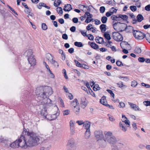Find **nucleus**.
Returning <instances> with one entry per match:
<instances>
[{"mask_svg":"<svg viewBox=\"0 0 150 150\" xmlns=\"http://www.w3.org/2000/svg\"><path fill=\"white\" fill-rule=\"evenodd\" d=\"M103 35L105 38L106 39V41H108L111 38L110 34L107 32L104 33Z\"/></svg>","mask_w":150,"mask_h":150,"instance_id":"obj_22","label":"nucleus"},{"mask_svg":"<svg viewBox=\"0 0 150 150\" xmlns=\"http://www.w3.org/2000/svg\"><path fill=\"white\" fill-rule=\"evenodd\" d=\"M94 134L95 139L97 141L103 140L104 135L102 130H96L94 132Z\"/></svg>","mask_w":150,"mask_h":150,"instance_id":"obj_10","label":"nucleus"},{"mask_svg":"<svg viewBox=\"0 0 150 150\" xmlns=\"http://www.w3.org/2000/svg\"><path fill=\"white\" fill-rule=\"evenodd\" d=\"M74 45L78 47H81L83 46V45L81 42H76L74 43Z\"/></svg>","mask_w":150,"mask_h":150,"instance_id":"obj_33","label":"nucleus"},{"mask_svg":"<svg viewBox=\"0 0 150 150\" xmlns=\"http://www.w3.org/2000/svg\"><path fill=\"white\" fill-rule=\"evenodd\" d=\"M7 6L8 8L10 9V10L12 11L16 15H17V13L13 10L10 6L8 5H7Z\"/></svg>","mask_w":150,"mask_h":150,"instance_id":"obj_58","label":"nucleus"},{"mask_svg":"<svg viewBox=\"0 0 150 150\" xmlns=\"http://www.w3.org/2000/svg\"><path fill=\"white\" fill-rule=\"evenodd\" d=\"M130 9L132 11H134L136 10V7L135 6H132L130 7Z\"/></svg>","mask_w":150,"mask_h":150,"instance_id":"obj_55","label":"nucleus"},{"mask_svg":"<svg viewBox=\"0 0 150 150\" xmlns=\"http://www.w3.org/2000/svg\"><path fill=\"white\" fill-rule=\"evenodd\" d=\"M81 67L84 68L86 69H88L89 68L88 66L85 64H81Z\"/></svg>","mask_w":150,"mask_h":150,"instance_id":"obj_61","label":"nucleus"},{"mask_svg":"<svg viewBox=\"0 0 150 150\" xmlns=\"http://www.w3.org/2000/svg\"><path fill=\"white\" fill-rule=\"evenodd\" d=\"M137 85V81H132L131 83V86L133 87H135Z\"/></svg>","mask_w":150,"mask_h":150,"instance_id":"obj_45","label":"nucleus"},{"mask_svg":"<svg viewBox=\"0 0 150 150\" xmlns=\"http://www.w3.org/2000/svg\"><path fill=\"white\" fill-rule=\"evenodd\" d=\"M46 59L50 62L52 60H53L54 57L52 56L51 54L48 53L46 54Z\"/></svg>","mask_w":150,"mask_h":150,"instance_id":"obj_23","label":"nucleus"},{"mask_svg":"<svg viewBox=\"0 0 150 150\" xmlns=\"http://www.w3.org/2000/svg\"><path fill=\"white\" fill-rule=\"evenodd\" d=\"M34 57V55L31 56V57H29L28 58V60L29 63L31 66H34L36 64V60Z\"/></svg>","mask_w":150,"mask_h":150,"instance_id":"obj_14","label":"nucleus"},{"mask_svg":"<svg viewBox=\"0 0 150 150\" xmlns=\"http://www.w3.org/2000/svg\"><path fill=\"white\" fill-rule=\"evenodd\" d=\"M53 91L52 88L48 86L45 87H40L36 88L35 93L37 95H38L40 100H42L47 99L49 100L50 99L47 98V96H50L53 94Z\"/></svg>","mask_w":150,"mask_h":150,"instance_id":"obj_2","label":"nucleus"},{"mask_svg":"<svg viewBox=\"0 0 150 150\" xmlns=\"http://www.w3.org/2000/svg\"><path fill=\"white\" fill-rule=\"evenodd\" d=\"M91 123L90 122L86 121L84 122V123L83 125V128L86 130H90V127Z\"/></svg>","mask_w":150,"mask_h":150,"instance_id":"obj_15","label":"nucleus"},{"mask_svg":"<svg viewBox=\"0 0 150 150\" xmlns=\"http://www.w3.org/2000/svg\"><path fill=\"white\" fill-rule=\"evenodd\" d=\"M113 38L117 41H121L123 40L122 36L118 32L113 33Z\"/></svg>","mask_w":150,"mask_h":150,"instance_id":"obj_12","label":"nucleus"},{"mask_svg":"<svg viewBox=\"0 0 150 150\" xmlns=\"http://www.w3.org/2000/svg\"><path fill=\"white\" fill-rule=\"evenodd\" d=\"M137 19L138 22H140L143 20V17L142 15L139 14L137 16Z\"/></svg>","mask_w":150,"mask_h":150,"instance_id":"obj_34","label":"nucleus"},{"mask_svg":"<svg viewBox=\"0 0 150 150\" xmlns=\"http://www.w3.org/2000/svg\"><path fill=\"white\" fill-rule=\"evenodd\" d=\"M86 29L88 30H91L92 29H93V27H92V25L91 24H89L87 26Z\"/></svg>","mask_w":150,"mask_h":150,"instance_id":"obj_46","label":"nucleus"},{"mask_svg":"<svg viewBox=\"0 0 150 150\" xmlns=\"http://www.w3.org/2000/svg\"><path fill=\"white\" fill-rule=\"evenodd\" d=\"M61 3V1L60 0H55L54 2V5L57 7L60 5Z\"/></svg>","mask_w":150,"mask_h":150,"instance_id":"obj_32","label":"nucleus"},{"mask_svg":"<svg viewBox=\"0 0 150 150\" xmlns=\"http://www.w3.org/2000/svg\"><path fill=\"white\" fill-rule=\"evenodd\" d=\"M85 15L87 16V18H91L93 17V15L90 14V13L88 12H85Z\"/></svg>","mask_w":150,"mask_h":150,"instance_id":"obj_49","label":"nucleus"},{"mask_svg":"<svg viewBox=\"0 0 150 150\" xmlns=\"http://www.w3.org/2000/svg\"><path fill=\"white\" fill-rule=\"evenodd\" d=\"M120 77H124V76L122 75H120L118 77L115 79V81L116 82H118L120 81L121 80L122 81L123 79V78H121Z\"/></svg>","mask_w":150,"mask_h":150,"instance_id":"obj_37","label":"nucleus"},{"mask_svg":"<svg viewBox=\"0 0 150 150\" xmlns=\"http://www.w3.org/2000/svg\"><path fill=\"white\" fill-rule=\"evenodd\" d=\"M55 104H42V108L41 110L40 114L45 118L47 115V111H51L55 105Z\"/></svg>","mask_w":150,"mask_h":150,"instance_id":"obj_3","label":"nucleus"},{"mask_svg":"<svg viewBox=\"0 0 150 150\" xmlns=\"http://www.w3.org/2000/svg\"><path fill=\"white\" fill-rule=\"evenodd\" d=\"M53 109L57 110V112L52 115H48L45 117V118L47 119V120L50 121L52 120L56 119L57 117V116L59 115V113L58 112L59 111V109L57 105H54Z\"/></svg>","mask_w":150,"mask_h":150,"instance_id":"obj_4","label":"nucleus"},{"mask_svg":"<svg viewBox=\"0 0 150 150\" xmlns=\"http://www.w3.org/2000/svg\"><path fill=\"white\" fill-rule=\"evenodd\" d=\"M95 41L97 43L99 44H103L104 43L103 39L102 38L99 36L96 37Z\"/></svg>","mask_w":150,"mask_h":150,"instance_id":"obj_19","label":"nucleus"},{"mask_svg":"<svg viewBox=\"0 0 150 150\" xmlns=\"http://www.w3.org/2000/svg\"><path fill=\"white\" fill-rule=\"evenodd\" d=\"M100 29L102 33H104L106 30V25L104 24H102L100 25Z\"/></svg>","mask_w":150,"mask_h":150,"instance_id":"obj_27","label":"nucleus"},{"mask_svg":"<svg viewBox=\"0 0 150 150\" xmlns=\"http://www.w3.org/2000/svg\"><path fill=\"white\" fill-rule=\"evenodd\" d=\"M130 125V122L128 120L120 122L119 123L120 127L121 128L122 130L124 132H125L127 130V127H129Z\"/></svg>","mask_w":150,"mask_h":150,"instance_id":"obj_9","label":"nucleus"},{"mask_svg":"<svg viewBox=\"0 0 150 150\" xmlns=\"http://www.w3.org/2000/svg\"><path fill=\"white\" fill-rule=\"evenodd\" d=\"M105 8L104 6H101L100 8V11L101 13H103L105 11Z\"/></svg>","mask_w":150,"mask_h":150,"instance_id":"obj_50","label":"nucleus"},{"mask_svg":"<svg viewBox=\"0 0 150 150\" xmlns=\"http://www.w3.org/2000/svg\"><path fill=\"white\" fill-rule=\"evenodd\" d=\"M7 141V140L4 139L2 136H0V142L6 143Z\"/></svg>","mask_w":150,"mask_h":150,"instance_id":"obj_43","label":"nucleus"},{"mask_svg":"<svg viewBox=\"0 0 150 150\" xmlns=\"http://www.w3.org/2000/svg\"><path fill=\"white\" fill-rule=\"evenodd\" d=\"M142 50L140 47H137L134 50V52L137 54H140Z\"/></svg>","mask_w":150,"mask_h":150,"instance_id":"obj_29","label":"nucleus"},{"mask_svg":"<svg viewBox=\"0 0 150 150\" xmlns=\"http://www.w3.org/2000/svg\"><path fill=\"white\" fill-rule=\"evenodd\" d=\"M50 62L51 64H53L55 67H59L58 63L54 60L53 59V60H52Z\"/></svg>","mask_w":150,"mask_h":150,"instance_id":"obj_28","label":"nucleus"},{"mask_svg":"<svg viewBox=\"0 0 150 150\" xmlns=\"http://www.w3.org/2000/svg\"><path fill=\"white\" fill-rule=\"evenodd\" d=\"M43 64L44 65H45V67L47 70V71L51 72V71L50 69V67H49V66L46 64V63L45 62H43Z\"/></svg>","mask_w":150,"mask_h":150,"instance_id":"obj_44","label":"nucleus"},{"mask_svg":"<svg viewBox=\"0 0 150 150\" xmlns=\"http://www.w3.org/2000/svg\"><path fill=\"white\" fill-rule=\"evenodd\" d=\"M74 106V111L76 114H79L80 110V105L79 104H76Z\"/></svg>","mask_w":150,"mask_h":150,"instance_id":"obj_18","label":"nucleus"},{"mask_svg":"<svg viewBox=\"0 0 150 150\" xmlns=\"http://www.w3.org/2000/svg\"><path fill=\"white\" fill-rule=\"evenodd\" d=\"M120 46L122 49L126 48L128 46V43L125 41H122L120 44Z\"/></svg>","mask_w":150,"mask_h":150,"instance_id":"obj_25","label":"nucleus"},{"mask_svg":"<svg viewBox=\"0 0 150 150\" xmlns=\"http://www.w3.org/2000/svg\"><path fill=\"white\" fill-rule=\"evenodd\" d=\"M112 14V12L108 11L106 13V16L108 17Z\"/></svg>","mask_w":150,"mask_h":150,"instance_id":"obj_60","label":"nucleus"},{"mask_svg":"<svg viewBox=\"0 0 150 150\" xmlns=\"http://www.w3.org/2000/svg\"><path fill=\"white\" fill-rule=\"evenodd\" d=\"M125 29V30L127 32H131L133 30V28L130 26L126 27V26L124 29V30Z\"/></svg>","mask_w":150,"mask_h":150,"instance_id":"obj_24","label":"nucleus"},{"mask_svg":"<svg viewBox=\"0 0 150 150\" xmlns=\"http://www.w3.org/2000/svg\"><path fill=\"white\" fill-rule=\"evenodd\" d=\"M46 6V4L43 3H40L38 4L37 5V7L39 9H41L42 7H45Z\"/></svg>","mask_w":150,"mask_h":150,"instance_id":"obj_30","label":"nucleus"},{"mask_svg":"<svg viewBox=\"0 0 150 150\" xmlns=\"http://www.w3.org/2000/svg\"><path fill=\"white\" fill-rule=\"evenodd\" d=\"M125 26V24L120 22L116 23L113 25L114 29L118 32L122 31L124 30Z\"/></svg>","mask_w":150,"mask_h":150,"instance_id":"obj_8","label":"nucleus"},{"mask_svg":"<svg viewBox=\"0 0 150 150\" xmlns=\"http://www.w3.org/2000/svg\"><path fill=\"white\" fill-rule=\"evenodd\" d=\"M74 62L76 66L80 67H81L82 64H80L78 61L76 60H74Z\"/></svg>","mask_w":150,"mask_h":150,"instance_id":"obj_47","label":"nucleus"},{"mask_svg":"<svg viewBox=\"0 0 150 150\" xmlns=\"http://www.w3.org/2000/svg\"><path fill=\"white\" fill-rule=\"evenodd\" d=\"M138 60L139 62H143L145 61V59L144 57H139L138 59Z\"/></svg>","mask_w":150,"mask_h":150,"instance_id":"obj_56","label":"nucleus"},{"mask_svg":"<svg viewBox=\"0 0 150 150\" xmlns=\"http://www.w3.org/2000/svg\"><path fill=\"white\" fill-rule=\"evenodd\" d=\"M87 37H88V39L91 40H93L94 39V37L91 34H88L87 35Z\"/></svg>","mask_w":150,"mask_h":150,"instance_id":"obj_48","label":"nucleus"},{"mask_svg":"<svg viewBox=\"0 0 150 150\" xmlns=\"http://www.w3.org/2000/svg\"><path fill=\"white\" fill-rule=\"evenodd\" d=\"M33 53L32 50L31 49H29L26 51L25 53V54L28 58L29 57H31V56L34 55Z\"/></svg>","mask_w":150,"mask_h":150,"instance_id":"obj_16","label":"nucleus"},{"mask_svg":"<svg viewBox=\"0 0 150 150\" xmlns=\"http://www.w3.org/2000/svg\"><path fill=\"white\" fill-rule=\"evenodd\" d=\"M67 146L69 150H76V147L74 139L72 138L70 139L68 141Z\"/></svg>","mask_w":150,"mask_h":150,"instance_id":"obj_6","label":"nucleus"},{"mask_svg":"<svg viewBox=\"0 0 150 150\" xmlns=\"http://www.w3.org/2000/svg\"><path fill=\"white\" fill-rule=\"evenodd\" d=\"M42 28L44 30H46L47 28V27L45 23H42Z\"/></svg>","mask_w":150,"mask_h":150,"instance_id":"obj_41","label":"nucleus"},{"mask_svg":"<svg viewBox=\"0 0 150 150\" xmlns=\"http://www.w3.org/2000/svg\"><path fill=\"white\" fill-rule=\"evenodd\" d=\"M76 123H77L79 125H81L84 124V122L83 120H78L76 122Z\"/></svg>","mask_w":150,"mask_h":150,"instance_id":"obj_54","label":"nucleus"},{"mask_svg":"<svg viewBox=\"0 0 150 150\" xmlns=\"http://www.w3.org/2000/svg\"><path fill=\"white\" fill-rule=\"evenodd\" d=\"M117 83V82H116ZM117 84L118 85V86L119 87L122 88L123 87H126V86L125 85H124L123 83L122 82H121L120 83V82H118V83H117Z\"/></svg>","mask_w":150,"mask_h":150,"instance_id":"obj_38","label":"nucleus"},{"mask_svg":"<svg viewBox=\"0 0 150 150\" xmlns=\"http://www.w3.org/2000/svg\"><path fill=\"white\" fill-rule=\"evenodd\" d=\"M64 8L63 10L65 11H70L72 9L71 6L69 4H67L65 5L64 6Z\"/></svg>","mask_w":150,"mask_h":150,"instance_id":"obj_21","label":"nucleus"},{"mask_svg":"<svg viewBox=\"0 0 150 150\" xmlns=\"http://www.w3.org/2000/svg\"><path fill=\"white\" fill-rule=\"evenodd\" d=\"M142 84L143 86H144L146 88H150V85H149L146 84L144 83H142Z\"/></svg>","mask_w":150,"mask_h":150,"instance_id":"obj_64","label":"nucleus"},{"mask_svg":"<svg viewBox=\"0 0 150 150\" xmlns=\"http://www.w3.org/2000/svg\"><path fill=\"white\" fill-rule=\"evenodd\" d=\"M88 44L90 45L91 46L93 49L97 50L98 49V45L96 44L95 43L91 42H88Z\"/></svg>","mask_w":150,"mask_h":150,"instance_id":"obj_17","label":"nucleus"},{"mask_svg":"<svg viewBox=\"0 0 150 150\" xmlns=\"http://www.w3.org/2000/svg\"><path fill=\"white\" fill-rule=\"evenodd\" d=\"M75 122L71 120L69 122V126L70 128H75L74 124Z\"/></svg>","mask_w":150,"mask_h":150,"instance_id":"obj_31","label":"nucleus"},{"mask_svg":"<svg viewBox=\"0 0 150 150\" xmlns=\"http://www.w3.org/2000/svg\"><path fill=\"white\" fill-rule=\"evenodd\" d=\"M80 32L81 33L82 35L84 36H86L87 37V35L86 34V31H85V30L80 31Z\"/></svg>","mask_w":150,"mask_h":150,"instance_id":"obj_52","label":"nucleus"},{"mask_svg":"<svg viewBox=\"0 0 150 150\" xmlns=\"http://www.w3.org/2000/svg\"><path fill=\"white\" fill-rule=\"evenodd\" d=\"M105 137L103 136V140L105 142H107L112 144V133L110 132L105 131L104 132Z\"/></svg>","mask_w":150,"mask_h":150,"instance_id":"obj_5","label":"nucleus"},{"mask_svg":"<svg viewBox=\"0 0 150 150\" xmlns=\"http://www.w3.org/2000/svg\"><path fill=\"white\" fill-rule=\"evenodd\" d=\"M75 128H70V134L71 135H73L75 133Z\"/></svg>","mask_w":150,"mask_h":150,"instance_id":"obj_53","label":"nucleus"},{"mask_svg":"<svg viewBox=\"0 0 150 150\" xmlns=\"http://www.w3.org/2000/svg\"><path fill=\"white\" fill-rule=\"evenodd\" d=\"M22 132L21 137L18 140L10 144L12 148H18L20 146L24 148L28 146H32L40 143L38 136L33 132H27L26 129Z\"/></svg>","mask_w":150,"mask_h":150,"instance_id":"obj_1","label":"nucleus"},{"mask_svg":"<svg viewBox=\"0 0 150 150\" xmlns=\"http://www.w3.org/2000/svg\"><path fill=\"white\" fill-rule=\"evenodd\" d=\"M121 18L124 20H127L128 18V17L125 15H119L117 16H113V20L117 21L119 20V18Z\"/></svg>","mask_w":150,"mask_h":150,"instance_id":"obj_13","label":"nucleus"},{"mask_svg":"<svg viewBox=\"0 0 150 150\" xmlns=\"http://www.w3.org/2000/svg\"><path fill=\"white\" fill-rule=\"evenodd\" d=\"M76 28L75 26H73L71 27L70 29V30L72 32H74L75 31Z\"/></svg>","mask_w":150,"mask_h":150,"instance_id":"obj_59","label":"nucleus"},{"mask_svg":"<svg viewBox=\"0 0 150 150\" xmlns=\"http://www.w3.org/2000/svg\"><path fill=\"white\" fill-rule=\"evenodd\" d=\"M67 96H68L70 100H72L73 98V96L71 93H69L67 94Z\"/></svg>","mask_w":150,"mask_h":150,"instance_id":"obj_51","label":"nucleus"},{"mask_svg":"<svg viewBox=\"0 0 150 150\" xmlns=\"http://www.w3.org/2000/svg\"><path fill=\"white\" fill-rule=\"evenodd\" d=\"M128 120L127 118L125 115H122L121 120L122 121H125V120Z\"/></svg>","mask_w":150,"mask_h":150,"instance_id":"obj_63","label":"nucleus"},{"mask_svg":"<svg viewBox=\"0 0 150 150\" xmlns=\"http://www.w3.org/2000/svg\"><path fill=\"white\" fill-rule=\"evenodd\" d=\"M62 38L64 40H67L68 39V36L66 34H64L62 35Z\"/></svg>","mask_w":150,"mask_h":150,"instance_id":"obj_62","label":"nucleus"},{"mask_svg":"<svg viewBox=\"0 0 150 150\" xmlns=\"http://www.w3.org/2000/svg\"><path fill=\"white\" fill-rule=\"evenodd\" d=\"M70 111L69 110H67L63 111L64 116L68 115L70 113Z\"/></svg>","mask_w":150,"mask_h":150,"instance_id":"obj_40","label":"nucleus"},{"mask_svg":"<svg viewBox=\"0 0 150 150\" xmlns=\"http://www.w3.org/2000/svg\"><path fill=\"white\" fill-rule=\"evenodd\" d=\"M130 106L131 108L135 110H139V107L135 104H130Z\"/></svg>","mask_w":150,"mask_h":150,"instance_id":"obj_26","label":"nucleus"},{"mask_svg":"<svg viewBox=\"0 0 150 150\" xmlns=\"http://www.w3.org/2000/svg\"><path fill=\"white\" fill-rule=\"evenodd\" d=\"M57 11L58 13L62 14V9L61 7H58L57 8Z\"/></svg>","mask_w":150,"mask_h":150,"instance_id":"obj_42","label":"nucleus"},{"mask_svg":"<svg viewBox=\"0 0 150 150\" xmlns=\"http://www.w3.org/2000/svg\"><path fill=\"white\" fill-rule=\"evenodd\" d=\"M107 20V18L106 16H104L102 17L101 21L103 23H106Z\"/></svg>","mask_w":150,"mask_h":150,"instance_id":"obj_39","label":"nucleus"},{"mask_svg":"<svg viewBox=\"0 0 150 150\" xmlns=\"http://www.w3.org/2000/svg\"><path fill=\"white\" fill-rule=\"evenodd\" d=\"M73 22L75 23H76L78 22V19L77 18H74L72 19Z\"/></svg>","mask_w":150,"mask_h":150,"instance_id":"obj_57","label":"nucleus"},{"mask_svg":"<svg viewBox=\"0 0 150 150\" xmlns=\"http://www.w3.org/2000/svg\"><path fill=\"white\" fill-rule=\"evenodd\" d=\"M91 132L90 130H86L84 135V137L85 139H88L91 135Z\"/></svg>","mask_w":150,"mask_h":150,"instance_id":"obj_20","label":"nucleus"},{"mask_svg":"<svg viewBox=\"0 0 150 150\" xmlns=\"http://www.w3.org/2000/svg\"><path fill=\"white\" fill-rule=\"evenodd\" d=\"M123 145L118 139L113 137V150H119V148Z\"/></svg>","mask_w":150,"mask_h":150,"instance_id":"obj_7","label":"nucleus"},{"mask_svg":"<svg viewBox=\"0 0 150 150\" xmlns=\"http://www.w3.org/2000/svg\"><path fill=\"white\" fill-rule=\"evenodd\" d=\"M112 43L111 41H108L107 43L106 42H105V45L108 47H110L111 48V50H112V46L110 44Z\"/></svg>","mask_w":150,"mask_h":150,"instance_id":"obj_36","label":"nucleus"},{"mask_svg":"<svg viewBox=\"0 0 150 150\" xmlns=\"http://www.w3.org/2000/svg\"><path fill=\"white\" fill-rule=\"evenodd\" d=\"M133 34L135 38L138 40H142L144 38L145 36L144 34L140 31L137 30L134 31Z\"/></svg>","mask_w":150,"mask_h":150,"instance_id":"obj_11","label":"nucleus"},{"mask_svg":"<svg viewBox=\"0 0 150 150\" xmlns=\"http://www.w3.org/2000/svg\"><path fill=\"white\" fill-rule=\"evenodd\" d=\"M100 103H105L106 102V97L105 96H103L100 99Z\"/></svg>","mask_w":150,"mask_h":150,"instance_id":"obj_35","label":"nucleus"}]
</instances>
